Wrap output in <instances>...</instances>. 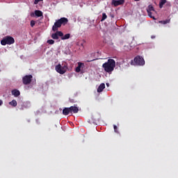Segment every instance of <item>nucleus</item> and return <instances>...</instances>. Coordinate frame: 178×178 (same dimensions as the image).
I'll return each mask as SVG.
<instances>
[{
  "mask_svg": "<svg viewBox=\"0 0 178 178\" xmlns=\"http://www.w3.org/2000/svg\"><path fill=\"white\" fill-rule=\"evenodd\" d=\"M102 67L106 73H112L115 70V67H116V61L112 58H109L107 62L102 65Z\"/></svg>",
  "mask_w": 178,
  "mask_h": 178,
  "instance_id": "1",
  "label": "nucleus"
},
{
  "mask_svg": "<svg viewBox=\"0 0 178 178\" xmlns=\"http://www.w3.org/2000/svg\"><path fill=\"white\" fill-rule=\"evenodd\" d=\"M69 22V19L66 17H61L60 19L56 21L54 26H52L53 31H58V29H60L63 26H66Z\"/></svg>",
  "mask_w": 178,
  "mask_h": 178,
  "instance_id": "2",
  "label": "nucleus"
},
{
  "mask_svg": "<svg viewBox=\"0 0 178 178\" xmlns=\"http://www.w3.org/2000/svg\"><path fill=\"white\" fill-rule=\"evenodd\" d=\"M1 45H12V44H15V38L12 36H6L1 40Z\"/></svg>",
  "mask_w": 178,
  "mask_h": 178,
  "instance_id": "3",
  "label": "nucleus"
},
{
  "mask_svg": "<svg viewBox=\"0 0 178 178\" xmlns=\"http://www.w3.org/2000/svg\"><path fill=\"white\" fill-rule=\"evenodd\" d=\"M55 70L56 72H57V73H59L60 74H65L67 71V66H62L60 64H58L56 65Z\"/></svg>",
  "mask_w": 178,
  "mask_h": 178,
  "instance_id": "4",
  "label": "nucleus"
},
{
  "mask_svg": "<svg viewBox=\"0 0 178 178\" xmlns=\"http://www.w3.org/2000/svg\"><path fill=\"white\" fill-rule=\"evenodd\" d=\"M134 62L136 66H144V65H145V60H144V58L140 56H137L135 57Z\"/></svg>",
  "mask_w": 178,
  "mask_h": 178,
  "instance_id": "5",
  "label": "nucleus"
},
{
  "mask_svg": "<svg viewBox=\"0 0 178 178\" xmlns=\"http://www.w3.org/2000/svg\"><path fill=\"white\" fill-rule=\"evenodd\" d=\"M146 10L149 17H150L151 19H153V20H156L155 17L152 15V12H155V8H154V6H152V4H149Z\"/></svg>",
  "mask_w": 178,
  "mask_h": 178,
  "instance_id": "6",
  "label": "nucleus"
},
{
  "mask_svg": "<svg viewBox=\"0 0 178 178\" xmlns=\"http://www.w3.org/2000/svg\"><path fill=\"white\" fill-rule=\"evenodd\" d=\"M33 75L31 74L24 76L22 78L23 84H24L25 86H28V84H30V83H31Z\"/></svg>",
  "mask_w": 178,
  "mask_h": 178,
  "instance_id": "7",
  "label": "nucleus"
},
{
  "mask_svg": "<svg viewBox=\"0 0 178 178\" xmlns=\"http://www.w3.org/2000/svg\"><path fill=\"white\" fill-rule=\"evenodd\" d=\"M55 33L51 34V38L53 40H59V37H63V33L60 31H56Z\"/></svg>",
  "mask_w": 178,
  "mask_h": 178,
  "instance_id": "8",
  "label": "nucleus"
},
{
  "mask_svg": "<svg viewBox=\"0 0 178 178\" xmlns=\"http://www.w3.org/2000/svg\"><path fill=\"white\" fill-rule=\"evenodd\" d=\"M124 3V0H112V5L113 6H119Z\"/></svg>",
  "mask_w": 178,
  "mask_h": 178,
  "instance_id": "9",
  "label": "nucleus"
},
{
  "mask_svg": "<svg viewBox=\"0 0 178 178\" xmlns=\"http://www.w3.org/2000/svg\"><path fill=\"white\" fill-rule=\"evenodd\" d=\"M84 63H78V66L75 68V72L76 73H80V72H81V68L83 69V67H84Z\"/></svg>",
  "mask_w": 178,
  "mask_h": 178,
  "instance_id": "10",
  "label": "nucleus"
},
{
  "mask_svg": "<svg viewBox=\"0 0 178 178\" xmlns=\"http://www.w3.org/2000/svg\"><path fill=\"white\" fill-rule=\"evenodd\" d=\"M70 111L71 113H79V107L77 106H70Z\"/></svg>",
  "mask_w": 178,
  "mask_h": 178,
  "instance_id": "11",
  "label": "nucleus"
},
{
  "mask_svg": "<svg viewBox=\"0 0 178 178\" xmlns=\"http://www.w3.org/2000/svg\"><path fill=\"white\" fill-rule=\"evenodd\" d=\"M12 95H14V97H17L19 95H20V91L17 89H14L11 91Z\"/></svg>",
  "mask_w": 178,
  "mask_h": 178,
  "instance_id": "12",
  "label": "nucleus"
},
{
  "mask_svg": "<svg viewBox=\"0 0 178 178\" xmlns=\"http://www.w3.org/2000/svg\"><path fill=\"white\" fill-rule=\"evenodd\" d=\"M69 113H70V107L64 108V109L63 110V115H65V116H67V115H69Z\"/></svg>",
  "mask_w": 178,
  "mask_h": 178,
  "instance_id": "13",
  "label": "nucleus"
},
{
  "mask_svg": "<svg viewBox=\"0 0 178 178\" xmlns=\"http://www.w3.org/2000/svg\"><path fill=\"white\" fill-rule=\"evenodd\" d=\"M104 88H105V83H101L97 88V92H102Z\"/></svg>",
  "mask_w": 178,
  "mask_h": 178,
  "instance_id": "14",
  "label": "nucleus"
},
{
  "mask_svg": "<svg viewBox=\"0 0 178 178\" xmlns=\"http://www.w3.org/2000/svg\"><path fill=\"white\" fill-rule=\"evenodd\" d=\"M35 15L37 17H42V13L41 10H35Z\"/></svg>",
  "mask_w": 178,
  "mask_h": 178,
  "instance_id": "15",
  "label": "nucleus"
},
{
  "mask_svg": "<svg viewBox=\"0 0 178 178\" xmlns=\"http://www.w3.org/2000/svg\"><path fill=\"white\" fill-rule=\"evenodd\" d=\"M9 105H10L11 106H17V102L15 99H13V101L9 102Z\"/></svg>",
  "mask_w": 178,
  "mask_h": 178,
  "instance_id": "16",
  "label": "nucleus"
},
{
  "mask_svg": "<svg viewBox=\"0 0 178 178\" xmlns=\"http://www.w3.org/2000/svg\"><path fill=\"white\" fill-rule=\"evenodd\" d=\"M70 38V33H67L64 36H61V40H69Z\"/></svg>",
  "mask_w": 178,
  "mask_h": 178,
  "instance_id": "17",
  "label": "nucleus"
},
{
  "mask_svg": "<svg viewBox=\"0 0 178 178\" xmlns=\"http://www.w3.org/2000/svg\"><path fill=\"white\" fill-rule=\"evenodd\" d=\"M166 3V0H160L159 2V8H163V5Z\"/></svg>",
  "mask_w": 178,
  "mask_h": 178,
  "instance_id": "18",
  "label": "nucleus"
},
{
  "mask_svg": "<svg viewBox=\"0 0 178 178\" xmlns=\"http://www.w3.org/2000/svg\"><path fill=\"white\" fill-rule=\"evenodd\" d=\"M159 23H161V24H168V23H170V19L159 21Z\"/></svg>",
  "mask_w": 178,
  "mask_h": 178,
  "instance_id": "19",
  "label": "nucleus"
},
{
  "mask_svg": "<svg viewBox=\"0 0 178 178\" xmlns=\"http://www.w3.org/2000/svg\"><path fill=\"white\" fill-rule=\"evenodd\" d=\"M107 17H108V16L106 15V13H102V17L101 22L105 21L106 19H107Z\"/></svg>",
  "mask_w": 178,
  "mask_h": 178,
  "instance_id": "20",
  "label": "nucleus"
},
{
  "mask_svg": "<svg viewBox=\"0 0 178 178\" xmlns=\"http://www.w3.org/2000/svg\"><path fill=\"white\" fill-rule=\"evenodd\" d=\"M47 44H49V45H54V44H55V40H47Z\"/></svg>",
  "mask_w": 178,
  "mask_h": 178,
  "instance_id": "21",
  "label": "nucleus"
},
{
  "mask_svg": "<svg viewBox=\"0 0 178 178\" xmlns=\"http://www.w3.org/2000/svg\"><path fill=\"white\" fill-rule=\"evenodd\" d=\"M34 26H35V21L31 20V26L34 27Z\"/></svg>",
  "mask_w": 178,
  "mask_h": 178,
  "instance_id": "22",
  "label": "nucleus"
},
{
  "mask_svg": "<svg viewBox=\"0 0 178 178\" xmlns=\"http://www.w3.org/2000/svg\"><path fill=\"white\" fill-rule=\"evenodd\" d=\"M113 127L115 133H119V131H118V127L116 125H113Z\"/></svg>",
  "mask_w": 178,
  "mask_h": 178,
  "instance_id": "23",
  "label": "nucleus"
},
{
  "mask_svg": "<svg viewBox=\"0 0 178 178\" xmlns=\"http://www.w3.org/2000/svg\"><path fill=\"white\" fill-rule=\"evenodd\" d=\"M43 0H35V1H34V4L35 5H37V4H38V2H41V1H42Z\"/></svg>",
  "mask_w": 178,
  "mask_h": 178,
  "instance_id": "24",
  "label": "nucleus"
},
{
  "mask_svg": "<svg viewBox=\"0 0 178 178\" xmlns=\"http://www.w3.org/2000/svg\"><path fill=\"white\" fill-rule=\"evenodd\" d=\"M26 108H27V106H26V105L24 104V105L22 106V108H20V110H21V111H24V109H25Z\"/></svg>",
  "mask_w": 178,
  "mask_h": 178,
  "instance_id": "25",
  "label": "nucleus"
},
{
  "mask_svg": "<svg viewBox=\"0 0 178 178\" xmlns=\"http://www.w3.org/2000/svg\"><path fill=\"white\" fill-rule=\"evenodd\" d=\"M111 17H112V19H113L115 17V15L114 14H110Z\"/></svg>",
  "mask_w": 178,
  "mask_h": 178,
  "instance_id": "26",
  "label": "nucleus"
},
{
  "mask_svg": "<svg viewBox=\"0 0 178 178\" xmlns=\"http://www.w3.org/2000/svg\"><path fill=\"white\" fill-rule=\"evenodd\" d=\"M2 104H3V102H2V100L0 99V106L2 105Z\"/></svg>",
  "mask_w": 178,
  "mask_h": 178,
  "instance_id": "27",
  "label": "nucleus"
},
{
  "mask_svg": "<svg viewBox=\"0 0 178 178\" xmlns=\"http://www.w3.org/2000/svg\"><path fill=\"white\" fill-rule=\"evenodd\" d=\"M93 60H95V59L90 60H87V62H93Z\"/></svg>",
  "mask_w": 178,
  "mask_h": 178,
  "instance_id": "28",
  "label": "nucleus"
},
{
  "mask_svg": "<svg viewBox=\"0 0 178 178\" xmlns=\"http://www.w3.org/2000/svg\"><path fill=\"white\" fill-rule=\"evenodd\" d=\"M135 2H138L140 0H134Z\"/></svg>",
  "mask_w": 178,
  "mask_h": 178,
  "instance_id": "29",
  "label": "nucleus"
},
{
  "mask_svg": "<svg viewBox=\"0 0 178 178\" xmlns=\"http://www.w3.org/2000/svg\"><path fill=\"white\" fill-rule=\"evenodd\" d=\"M107 87H109V83H106Z\"/></svg>",
  "mask_w": 178,
  "mask_h": 178,
  "instance_id": "30",
  "label": "nucleus"
},
{
  "mask_svg": "<svg viewBox=\"0 0 178 178\" xmlns=\"http://www.w3.org/2000/svg\"><path fill=\"white\" fill-rule=\"evenodd\" d=\"M31 16H34V13H32V14L31 15Z\"/></svg>",
  "mask_w": 178,
  "mask_h": 178,
  "instance_id": "31",
  "label": "nucleus"
},
{
  "mask_svg": "<svg viewBox=\"0 0 178 178\" xmlns=\"http://www.w3.org/2000/svg\"><path fill=\"white\" fill-rule=\"evenodd\" d=\"M131 65H133V60H131Z\"/></svg>",
  "mask_w": 178,
  "mask_h": 178,
  "instance_id": "32",
  "label": "nucleus"
},
{
  "mask_svg": "<svg viewBox=\"0 0 178 178\" xmlns=\"http://www.w3.org/2000/svg\"><path fill=\"white\" fill-rule=\"evenodd\" d=\"M152 38H155V36H152Z\"/></svg>",
  "mask_w": 178,
  "mask_h": 178,
  "instance_id": "33",
  "label": "nucleus"
}]
</instances>
